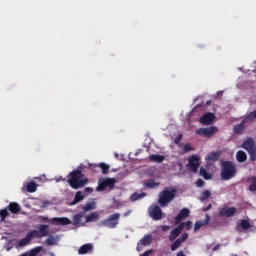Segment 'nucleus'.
Returning a JSON list of instances; mask_svg holds the SVG:
<instances>
[{
	"label": "nucleus",
	"mask_w": 256,
	"mask_h": 256,
	"mask_svg": "<svg viewBox=\"0 0 256 256\" xmlns=\"http://www.w3.org/2000/svg\"><path fill=\"white\" fill-rule=\"evenodd\" d=\"M84 168L85 166L80 164L78 169L69 173L68 184L72 189H83L85 185L89 184V178H87L85 174H83V171H81V169Z\"/></svg>",
	"instance_id": "obj_1"
},
{
	"label": "nucleus",
	"mask_w": 256,
	"mask_h": 256,
	"mask_svg": "<svg viewBox=\"0 0 256 256\" xmlns=\"http://www.w3.org/2000/svg\"><path fill=\"white\" fill-rule=\"evenodd\" d=\"M220 177L223 181H231V179L237 177V165L232 161L220 160Z\"/></svg>",
	"instance_id": "obj_2"
},
{
	"label": "nucleus",
	"mask_w": 256,
	"mask_h": 256,
	"mask_svg": "<svg viewBox=\"0 0 256 256\" xmlns=\"http://www.w3.org/2000/svg\"><path fill=\"white\" fill-rule=\"evenodd\" d=\"M176 195H177L176 189L165 188L160 192L158 204L160 205V207H167V205H169V203H171V201L175 199Z\"/></svg>",
	"instance_id": "obj_3"
},
{
	"label": "nucleus",
	"mask_w": 256,
	"mask_h": 256,
	"mask_svg": "<svg viewBox=\"0 0 256 256\" xmlns=\"http://www.w3.org/2000/svg\"><path fill=\"white\" fill-rule=\"evenodd\" d=\"M242 149L247 151L250 161H256V141L255 139L248 137L242 143Z\"/></svg>",
	"instance_id": "obj_4"
},
{
	"label": "nucleus",
	"mask_w": 256,
	"mask_h": 256,
	"mask_svg": "<svg viewBox=\"0 0 256 256\" xmlns=\"http://www.w3.org/2000/svg\"><path fill=\"white\" fill-rule=\"evenodd\" d=\"M119 219H121V214L114 213L108 218L100 221L98 223V227H108V229H115L117 228V225H119Z\"/></svg>",
	"instance_id": "obj_5"
},
{
	"label": "nucleus",
	"mask_w": 256,
	"mask_h": 256,
	"mask_svg": "<svg viewBox=\"0 0 256 256\" xmlns=\"http://www.w3.org/2000/svg\"><path fill=\"white\" fill-rule=\"evenodd\" d=\"M115 183H117V180L115 178H104L102 180H99L97 191H105L107 187H109V189H114Z\"/></svg>",
	"instance_id": "obj_6"
},
{
	"label": "nucleus",
	"mask_w": 256,
	"mask_h": 256,
	"mask_svg": "<svg viewBox=\"0 0 256 256\" xmlns=\"http://www.w3.org/2000/svg\"><path fill=\"white\" fill-rule=\"evenodd\" d=\"M148 213L154 221H161L163 219V210L159 205H152L148 209Z\"/></svg>",
	"instance_id": "obj_7"
},
{
	"label": "nucleus",
	"mask_w": 256,
	"mask_h": 256,
	"mask_svg": "<svg viewBox=\"0 0 256 256\" xmlns=\"http://www.w3.org/2000/svg\"><path fill=\"white\" fill-rule=\"evenodd\" d=\"M219 129L216 126H210L207 128H200L196 130V135H202L203 137H213L215 133H217Z\"/></svg>",
	"instance_id": "obj_8"
},
{
	"label": "nucleus",
	"mask_w": 256,
	"mask_h": 256,
	"mask_svg": "<svg viewBox=\"0 0 256 256\" xmlns=\"http://www.w3.org/2000/svg\"><path fill=\"white\" fill-rule=\"evenodd\" d=\"M35 235H37V230H31L26 234V237L21 239L18 242L19 247H27L35 239Z\"/></svg>",
	"instance_id": "obj_9"
},
{
	"label": "nucleus",
	"mask_w": 256,
	"mask_h": 256,
	"mask_svg": "<svg viewBox=\"0 0 256 256\" xmlns=\"http://www.w3.org/2000/svg\"><path fill=\"white\" fill-rule=\"evenodd\" d=\"M236 213H237V208H235V207H224L219 211L218 215H219V217L230 218V217H235Z\"/></svg>",
	"instance_id": "obj_10"
},
{
	"label": "nucleus",
	"mask_w": 256,
	"mask_h": 256,
	"mask_svg": "<svg viewBox=\"0 0 256 256\" xmlns=\"http://www.w3.org/2000/svg\"><path fill=\"white\" fill-rule=\"evenodd\" d=\"M188 168L193 173H197V169H199V157L196 155H192L188 158Z\"/></svg>",
	"instance_id": "obj_11"
},
{
	"label": "nucleus",
	"mask_w": 256,
	"mask_h": 256,
	"mask_svg": "<svg viewBox=\"0 0 256 256\" xmlns=\"http://www.w3.org/2000/svg\"><path fill=\"white\" fill-rule=\"evenodd\" d=\"M215 121V114L211 113V112H207L205 114H203L201 116V118L199 119V122L202 125H212V123H214Z\"/></svg>",
	"instance_id": "obj_12"
},
{
	"label": "nucleus",
	"mask_w": 256,
	"mask_h": 256,
	"mask_svg": "<svg viewBox=\"0 0 256 256\" xmlns=\"http://www.w3.org/2000/svg\"><path fill=\"white\" fill-rule=\"evenodd\" d=\"M47 235H49V225L42 224L39 226L38 231L36 230L34 238L41 239V237H47Z\"/></svg>",
	"instance_id": "obj_13"
},
{
	"label": "nucleus",
	"mask_w": 256,
	"mask_h": 256,
	"mask_svg": "<svg viewBox=\"0 0 256 256\" xmlns=\"http://www.w3.org/2000/svg\"><path fill=\"white\" fill-rule=\"evenodd\" d=\"M49 223H51L52 225L65 226V225H71V220L67 217H61V218L54 217L49 220Z\"/></svg>",
	"instance_id": "obj_14"
},
{
	"label": "nucleus",
	"mask_w": 256,
	"mask_h": 256,
	"mask_svg": "<svg viewBox=\"0 0 256 256\" xmlns=\"http://www.w3.org/2000/svg\"><path fill=\"white\" fill-rule=\"evenodd\" d=\"M151 241H153V238L151 237V235H145V236L137 243L136 250H137V251H141V249H143V247H147V246L151 245Z\"/></svg>",
	"instance_id": "obj_15"
},
{
	"label": "nucleus",
	"mask_w": 256,
	"mask_h": 256,
	"mask_svg": "<svg viewBox=\"0 0 256 256\" xmlns=\"http://www.w3.org/2000/svg\"><path fill=\"white\" fill-rule=\"evenodd\" d=\"M185 229V223H181L178 227L174 228L169 235V241H175V239L178 238L179 235H181V232Z\"/></svg>",
	"instance_id": "obj_16"
},
{
	"label": "nucleus",
	"mask_w": 256,
	"mask_h": 256,
	"mask_svg": "<svg viewBox=\"0 0 256 256\" xmlns=\"http://www.w3.org/2000/svg\"><path fill=\"white\" fill-rule=\"evenodd\" d=\"M205 217H206L205 220H203V221L198 220L195 222V224H194L195 232L199 231V229H201V227H205V225H207L208 223L211 222V216H209V214H206Z\"/></svg>",
	"instance_id": "obj_17"
},
{
	"label": "nucleus",
	"mask_w": 256,
	"mask_h": 256,
	"mask_svg": "<svg viewBox=\"0 0 256 256\" xmlns=\"http://www.w3.org/2000/svg\"><path fill=\"white\" fill-rule=\"evenodd\" d=\"M190 213L191 211H189V208H183L175 217V222L181 223L182 220L186 219V217H189Z\"/></svg>",
	"instance_id": "obj_18"
},
{
	"label": "nucleus",
	"mask_w": 256,
	"mask_h": 256,
	"mask_svg": "<svg viewBox=\"0 0 256 256\" xmlns=\"http://www.w3.org/2000/svg\"><path fill=\"white\" fill-rule=\"evenodd\" d=\"M245 123H248V122H245V118L241 121V123L239 124H236L234 127H233V131L236 135H243V133H245Z\"/></svg>",
	"instance_id": "obj_19"
},
{
	"label": "nucleus",
	"mask_w": 256,
	"mask_h": 256,
	"mask_svg": "<svg viewBox=\"0 0 256 256\" xmlns=\"http://www.w3.org/2000/svg\"><path fill=\"white\" fill-rule=\"evenodd\" d=\"M101 219L99 212H92L90 215L86 216V223H95Z\"/></svg>",
	"instance_id": "obj_20"
},
{
	"label": "nucleus",
	"mask_w": 256,
	"mask_h": 256,
	"mask_svg": "<svg viewBox=\"0 0 256 256\" xmlns=\"http://www.w3.org/2000/svg\"><path fill=\"white\" fill-rule=\"evenodd\" d=\"M91 251H93V244H84L79 248L78 254L87 255V253H91Z\"/></svg>",
	"instance_id": "obj_21"
},
{
	"label": "nucleus",
	"mask_w": 256,
	"mask_h": 256,
	"mask_svg": "<svg viewBox=\"0 0 256 256\" xmlns=\"http://www.w3.org/2000/svg\"><path fill=\"white\" fill-rule=\"evenodd\" d=\"M8 209L10 213H13L14 215H17V213L21 212V206L17 202H11L8 205Z\"/></svg>",
	"instance_id": "obj_22"
},
{
	"label": "nucleus",
	"mask_w": 256,
	"mask_h": 256,
	"mask_svg": "<svg viewBox=\"0 0 256 256\" xmlns=\"http://www.w3.org/2000/svg\"><path fill=\"white\" fill-rule=\"evenodd\" d=\"M149 161H152L153 163H163L165 161V156L153 154L149 156Z\"/></svg>",
	"instance_id": "obj_23"
},
{
	"label": "nucleus",
	"mask_w": 256,
	"mask_h": 256,
	"mask_svg": "<svg viewBox=\"0 0 256 256\" xmlns=\"http://www.w3.org/2000/svg\"><path fill=\"white\" fill-rule=\"evenodd\" d=\"M247 183H249V191L251 193H255L256 191V176H251L247 179Z\"/></svg>",
	"instance_id": "obj_24"
},
{
	"label": "nucleus",
	"mask_w": 256,
	"mask_h": 256,
	"mask_svg": "<svg viewBox=\"0 0 256 256\" xmlns=\"http://www.w3.org/2000/svg\"><path fill=\"white\" fill-rule=\"evenodd\" d=\"M236 161H238V163H245V161H247V153L243 150L238 151L236 153Z\"/></svg>",
	"instance_id": "obj_25"
},
{
	"label": "nucleus",
	"mask_w": 256,
	"mask_h": 256,
	"mask_svg": "<svg viewBox=\"0 0 256 256\" xmlns=\"http://www.w3.org/2000/svg\"><path fill=\"white\" fill-rule=\"evenodd\" d=\"M219 157H221V151L211 152L206 156L208 161H219Z\"/></svg>",
	"instance_id": "obj_26"
},
{
	"label": "nucleus",
	"mask_w": 256,
	"mask_h": 256,
	"mask_svg": "<svg viewBox=\"0 0 256 256\" xmlns=\"http://www.w3.org/2000/svg\"><path fill=\"white\" fill-rule=\"evenodd\" d=\"M82 199H85V194H83V192L81 191L76 192L72 205H77V203H81Z\"/></svg>",
	"instance_id": "obj_27"
},
{
	"label": "nucleus",
	"mask_w": 256,
	"mask_h": 256,
	"mask_svg": "<svg viewBox=\"0 0 256 256\" xmlns=\"http://www.w3.org/2000/svg\"><path fill=\"white\" fill-rule=\"evenodd\" d=\"M255 119H256V109L246 114V116L244 117V122L252 123V121H255Z\"/></svg>",
	"instance_id": "obj_28"
},
{
	"label": "nucleus",
	"mask_w": 256,
	"mask_h": 256,
	"mask_svg": "<svg viewBox=\"0 0 256 256\" xmlns=\"http://www.w3.org/2000/svg\"><path fill=\"white\" fill-rule=\"evenodd\" d=\"M84 213H87L89 211H93L95 209V202H88L83 206Z\"/></svg>",
	"instance_id": "obj_29"
},
{
	"label": "nucleus",
	"mask_w": 256,
	"mask_h": 256,
	"mask_svg": "<svg viewBox=\"0 0 256 256\" xmlns=\"http://www.w3.org/2000/svg\"><path fill=\"white\" fill-rule=\"evenodd\" d=\"M26 189L28 193H35L37 191V183L35 182H30L27 184Z\"/></svg>",
	"instance_id": "obj_30"
},
{
	"label": "nucleus",
	"mask_w": 256,
	"mask_h": 256,
	"mask_svg": "<svg viewBox=\"0 0 256 256\" xmlns=\"http://www.w3.org/2000/svg\"><path fill=\"white\" fill-rule=\"evenodd\" d=\"M145 187H149V189H153V187H159V183L155 182V180L150 179L144 182Z\"/></svg>",
	"instance_id": "obj_31"
},
{
	"label": "nucleus",
	"mask_w": 256,
	"mask_h": 256,
	"mask_svg": "<svg viewBox=\"0 0 256 256\" xmlns=\"http://www.w3.org/2000/svg\"><path fill=\"white\" fill-rule=\"evenodd\" d=\"M210 197H211V191H209V190H204V191L201 193L199 200H200V201H207V199H210Z\"/></svg>",
	"instance_id": "obj_32"
},
{
	"label": "nucleus",
	"mask_w": 256,
	"mask_h": 256,
	"mask_svg": "<svg viewBox=\"0 0 256 256\" xmlns=\"http://www.w3.org/2000/svg\"><path fill=\"white\" fill-rule=\"evenodd\" d=\"M181 245H183V243L181 242V240L176 239L170 246L171 251H177V249H179V247H181Z\"/></svg>",
	"instance_id": "obj_33"
},
{
	"label": "nucleus",
	"mask_w": 256,
	"mask_h": 256,
	"mask_svg": "<svg viewBox=\"0 0 256 256\" xmlns=\"http://www.w3.org/2000/svg\"><path fill=\"white\" fill-rule=\"evenodd\" d=\"M41 251H43V247L37 246L30 250V252L28 253V256H37V254L40 253Z\"/></svg>",
	"instance_id": "obj_34"
},
{
	"label": "nucleus",
	"mask_w": 256,
	"mask_h": 256,
	"mask_svg": "<svg viewBox=\"0 0 256 256\" xmlns=\"http://www.w3.org/2000/svg\"><path fill=\"white\" fill-rule=\"evenodd\" d=\"M98 167L102 170L103 175H107L109 173L110 166L106 163H100Z\"/></svg>",
	"instance_id": "obj_35"
},
{
	"label": "nucleus",
	"mask_w": 256,
	"mask_h": 256,
	"mask_svg": "<svg viewBox=\"0 0 256 256\" xmlns=\"http://www.w3.org/2000/svg\"><path fill=\"white\" fill-rule=\"evenodd\" d=\"M45 243L49 245V247H53V245H57V240L53 236H49L46 240Z\"/></svg>",
	"instance_id": "obj_36"
},
{
	"label": "nucleus",
	"mask_w": 256,
	"mask_h": 256,
	"mask_svg": "<svg viewBox=\"0 0 256 256\" xmlns=\"http://www.w3.org/2000/svg\"><path fill=\"white\" fill-rule=\"evenodd\" d=\"M145 197V193H134L131 195V201H138V199H143Z\"/></svg>",
	"instance_id": "obj_37"
},
{
	"label": "nucleus",
	"mask_w": 256,
	"mask_h": 256,
	"mask_svg": "<svg viewBox=\"0 0 256 256\" xmlns=\"http://www.w3.org/2000/svg\"><path fill=\"white\" fill-rule=\"evenodd\" d=\"M240 227L244 229V231H247V229L251 228V223L248 222V220H241Z\"/></svg>",
	"instance_id": "obj_38"
},
{
	"label": "nucleus",
	"mask_w": 256,
	"mask_h": 256,
	"mask_svg": "<svg viewBox=\"0 0 256 256\" xmlns=\"http://www.w3.org/2000/svg\"><path fill=\"white\" fill-rule=\"evenodd\" d=\"M0 217L1 221H5V219L9 217V211L7 210V208L0 210Z\"/></svg>",
	"instance_id": "obj_39"
},
{
	"label": "nucleus",
	"mask_w": 256,
	"mask_h": 256,
	"mask_svg": "<svg viewBox=\"0 0 256 256\" xmlns=\"http://www.w3.org/2000/svg\"><path fill=\"white\" fill-rule=\"evenodd\" d=\"M200 175H202L204 179H211V174H209L207 170L203 167L200 168Z\"/></svg>",
	"instance_id": "obj_40"
},
{
	"label": "nucleus",
	"mask_w": 256,
	"mask_h": 256,
	"mask_svg": "<svg viewBox=\"0 0 256 256\" xmlns=\"http://www.w3.org/2000/svg\"><path fill=\"white\" fill-rule=\"evenodd\" d=\"M184 153H189V151H195V148L189 143L185 144L183 147Z\"/></svg>",
	"instance_id": "obj_41"
},
{
	"label": "nucleus",
	"mask_w": 256,
	"mask_h": 256,
	"mask_svg": "<svg viewBox=\"0 0 256 256\" xmlns=\"http://www.w3.org/2000/svg\"><path fill=\"white\" fill-rule=\"evenodd\" d=\"M184 227H185L186 231H191V229H193V222L188 220L186 223H184Z\"/></svg>",
	"instance_id": "obj_42"
},
{
	"label": "nucleus",
	"mask_w": 256,
	"mask_h": 256,
	"mask_svg": "<svg viewBox=\"0 0 256 256\" xmlns=\"http://www.w3.org/2000/svg\"><path fill=\"white\" fill-rule=\"evenodd\" d=\"M187 239H189V234L188 233H184L181 235V237L178 238V241L185 243V241H187Z\"/></svg>",
	"instance_id": "obj_43"
},
{
	"label": "nucleus",
	"mask_w": 256,
	"mask_h": 256,
	"mask_svg": "<svg viewBox=\"0 0 256 256\" xmlns=\"http://www.w3.org/2000/svg\"><path fill=\"white\" fill-rule=\"evenodd\" d=\"M81 223V215L74 216V225H79Z\"/></svg>",
	"instance_id": "obj_44"
},
{
	"label": "nucleus",
	"mask_w": 256,
	"mask_h": 256,
	"mask_svg": "<svg viewBox=\"0 0 256 256\" xmlns=\"http://www.w3.org/2000/svg\"><path fill=\"white\" fill-rule=\"evenodd\" d=\"M90 193H93V188L91 187H86L84 189V195H90Z\"/></svg>",
	"instance_id": "obj_45"
},
{
	"label": "nucleus",
	"mask_w": 256,
	"mask_h": 256,
	"mask_svg": "<svg viewBox=\"0 0 256 256\" xmlns=\"http://www.w3.org/2000/svg\"><path fill=\"white\" fill-rule=\"evenodd\" d=\"M196 185L197 187H203V185H205V181H203L202 179H198L196 181Z\"/></svg>",
	"instance_id": "obj_46"
},
{
	"label": "nucleus",
	"mask_w": 256,
	"mask_h": 256,
	"mask_svg": "<svg viewBox=\"0 0 256 256\" xmlns=\"http://www.w3.org/2000/svg\"><path fill=\"white\" fill-rule=\"evenodd\" d=\"M181 139H183V134H179L176 138H175V140H174V143H180V141H181Z\"/></svg>",
	"instance_id": "obj_47"
},
{
	"label": "nucleus",
	"mask_w": 256,
	"mask_h": 256,
	"mask_svg": "<svg viewBox=\"0 0 256 256\" xmlns=\"http://www.w3.org/2000/svg\"><path fill=\"white\" fill-rule=\"evenodd\" d=\"M153 253V250L151 249V250H147V251H145L143 254H141L140 256H149V255H151Z\"/></svg>",
	"instance_id": "obj_48"
},
{
	"label": "nucleus",
	"mask_w": 256,
	"mask_h": 256,
	"mask_svg": "<svg viewBox=\"0 0 256 256\" xmlns=\"http://www.w3.org/2000/svg\"><path fill=\"white\" fill-rule=\"evenodd\" d=\"M40 218H41V221H43L45 223L51 221V219H49L47 216H41Z\"/></svg>",
	"instance_id": "obj_49"
},
{
	"label": "nucleus",
	"mask_w": 256,
	"mask_h": 256,
	"mask_svg": "<svg viewBox=\"0 0 256 256\" xmlns=\"http://www.w3.org/2000/svg\"><path fill=\"white\" fill-rule=\"evenodd\" d=\"M211 207H213V205L209 204L207 207L203 208L202 211L207 212L209 209H211Z\"/></svg>",
	"instance_id": "obj_50"
},
{
	"label": "nucleus",
	"mask_w": 256,
	"mask_h": 256,
	"mask_svg": "<svg viewBox=\"0 0 256 256\" xmlns=\"http://www.w3.org/2000/svg\"><path fill=\"white\" fill-rule=\"evenodd\" d=\"M168 229H170L168 225L162 226V231L167 232Z\"/></svg>",
	"instance_id": "obj_51"
},
{
	"label": "nucleus",
	"mask_w": 256,
	"mask_h": 256,
	"mask_svg": "<svg viewBox=\"0 0 256 256\" xmlns=\"http://www.w3.org/2000/svg\"><path fill=\"white\" fill-rule=\"evenodd\" d=\"M219 247H221V244H217L216 246H214L212 248V251H217L219 249Z\"/></svg>",
	"instance_id": "obj_52"
},
{
	"label": "nucleus",
	"mask_w": 256,
	"mask_h": 256,
	"mask_svg": "<svg viewBox=\"0 0 256 256\" xmlns=\"http://www.w3.org/2000/svg\"><path fill=\"white\" fill-rule=\"evenodd\" d=\"M176 256H187V255H185V253H184L183 251H179V252L176 254Z\"/></svg>",
	"instance_id": "obj_53"
},
{
	"label": "nucleus",
	"mask_w": 256,
	"mask_h": 256,
	"mask_svg": "<svg viewBox=\"0 0 256 256\" xmlns=\"http://www.w3.org/2000/svg\"><path fill=\"white\" fill-rule=\"evenodd\" d=\"M217 95H218V96L223 95V91H218V92H217Z\"/></svg>",
	"instance_id": "obj_54"
},
{
	"label": "nucleus",
	"mask_w": 256,
	"mask_h": 256,
	"mask_svg": "<svg viewBox=\"0 0 256 256\" xmlns=\"http://www.w3.org/2000/svg\"><path fill=\"white\" fill-rule=\"evenodd\" d=\"M51 256H55L53 253L50 254Z\"/></svg>",
	"instance_id": "obj_55"
}]
</instances>
